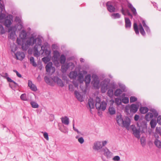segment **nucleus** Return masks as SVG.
Masks as SVG:
<instances>
[{
	"label": "nucleus",
	"instance_id": "2f4dec72",
	"mask_svg": "<svg viewBox=\"0 0 161 161\" xmlns=\"http://www.w3.org/2000/svg\"><path fill=\"white\" fill-rule=\"evenodd\" d=\"M27 33L25 30H23L19 34V36L22 39H25L26 37Z\"/></svg>",
	"mask_w": 161,
	"mask_h": 161
},
{
	"label": "nucleus",
	"instance_id": "4c0bfd02",
	"mask_svg": "<svg viewBox=\"0 0 161 161\" xmlns=\"http://www.w3.org/2000/svg\"><path fill=\"white\" fill-rule=\"evenodd\" d=\"M150 124L152 128H154L156 126L157 122L155 120L152 119L150 121Z\"/></svg>",
	"mask_w": 161,
	"mask_h": 161
},
{
	"label": "nucleus",
	"instance_id": "49530a36",
	"mask_svg": "<svg viewBox=\"0 0 161 161\" xmlns=\"http://www.w3.org/2000/svg\"><path fill=\"white\" fill-rule=\"evenodd\" d=\"M118 85L119 87L122 89L123 92H125L127 91L126 87L124 85L121 83H119Z\"/></svg>",
	"mask_w": 161,
	"mask_h": 161
},
{
	"label": "nucleus",
	"instance_id": "c85d7f7f",
	"mask_svg": "<svg viewBox=\"0 0 161 161\" xmlns=\"http://www.w3.org/2000/svg\"><path fill=\"white\" fill-rule=\"evenodd\" d=\"M153 117V115L152 113L149 112L145 115V119L147 121H149Z\"/></svg>",
	"mask_w": 161,
	"mask_h": 161
},
{
	"label": "nucleus",
	"instance_id": "338daca9",
	"mask_svg": "<svg viewBox=\"0 0 161 161\" xmlns=\"http://www.w3.org/2000/svg\"><path fill=\"white\" fill-rule=\"evenodd\" d=\"M2 12L3 11H2V12H0V13H1L0 15V17L1 19H3L4 18H5L6 16V15L5 14L2 13Z\"/></svg>",
	"mask_w": 161,
	"mask_h": 161
},
{
	"label": "nucleus",
	"instance_id": "bb28decb",
	"mask_svg": "<svg viewBox=\"0 0 161 161\" xmlns=\"http://www.w3.org/2000/svg\"><path fill=\"white\" fill-rule=\"evenodd\" d=\"M139 110L141 114H144L148 112L149 109L147 107H141L140 108Z\"/></svg>",
	"mask_w": 161,
	"mask_h": 161
},
{
	"label": "nucleus",
	"instance_id": "ddd939ff",
	"mask_svg": "<svg viewBox=\"0 0 161 161\" xmlns=\"http://www.w3.org/2000/svg\"><path fill=\"white\" fill-rule=\"evenodd\" d=\"M102 150L104 152V155L107 158H110L111 157L112 153L107 147L104 148L102 149Z\"/></svg>",
	"mask_w": 161,
	"mask_h": 161
},
{
	"label": "nucleus",
	"instance_id": "c03bdc74",
	"mask_svg": "<svg viewBox=\"0 0 161 161\" xmlns=\"http://www.w3.org/2000/svg\"><path fill=\"white\" fill-rule=\"evenodd\" d=\"M30 104L33 108H37L39 107L38 104L37 103L34 101L31 102L30 103Z\"/></svg>",
	"mask_w": 161,
	"mask_h": 161
},
{
	"label": "nucleus",
	"instance_id": "473e14b6",
	"mask_svg": "<svg viewBox=\"0 0 161 161\" xmlns=\"http://www.w3.org/2000/svg\"><path fill=\"white\" fill-rule=\"evenodd\" d=\"M91 77L90 74L88 75L85 76V82L86 85L89 84L91 80Z\"/></svg>",
	"mask_w": 161,
	"mask_h": 161
},
{
	"label": "nucleus",
	"instance_id": "cd10ccee",
	"mask_svg": "<svg viewBox=\"0 0 161 161\" xmlns=\"http://www.w3.org/2000/svg\"><path fill=\"white\" fill-rule=\"evenodd\" d=\"M88 104L89 108L91 109L94 108L95 105L93 99L90 98L88 100Z\"/></svg>",
	"mask_w": 161,
	"mask_h": 161
},
{
	"label": "nucleus",
	"instance_id": "79ce46f5",
	"mask_svg": "<svg viewBox=\"0 0 161 161\" xmlns=\"http://www.w3.org/2000/svg\"><path fill=\"white\" fill-rule=\"evenodd\" d=\"M30 63L33 66L36 67L37 66V64L35 62L34 58L33 57H31L30 58Z\"/></svg>",
	"mask_w": 161,
	"mask_h": 161
},
{
	"label": "nucleus",
	"instance_id": "4d7b16f0",
	"mask_svg": "<svg viewBox=\"0 0 161 161\" xmlns=\"http://www.w3.org/2000/svg\"><path fill=\"white\" fill-rule=\"evenodd\" d=\"M73 130L75 131H76L77 133L78 134H80V132L75 127L74 120H73Z\"/></svg>",
	"mask_w": 161,
	"mask_h": 161
},
{
	"label": "nucleus",
	"instance_id": "5fc2aeb1",
	"mask_svg": "<svg viewBox=\"0 0 161 161\" xmlns=\"http://www.w3.org/2000/svg\"><path fill=\"white\" fill-rule=\"evenodd\" d=\"M42 59V61L45 63H47V62H49L50 60V58L48 57H44Z\"/></svg>",
	"mask_w": 161,
	"mask_h": 161
},
{
	"label": "nucleus",
	"instance_id": "20e7f679",
	"mask_svg": "<svg viewBox=\"0 0 161 161\" xmlns=\"http://www.w3.org/2000/svg\"><path fill=\"white\" fill-rule=\"evenodd\" d=\"M107 10L110 13H113L116 11V5L114 2L109 1L106 3Z\"/></svg>",
	"mask_w": 161,
	"mask_h": 161
},
{
	"label": "nucleus",
	"instance_id": "0e129e2a",
	"mask_svg": "<svg viewBox=\"0 0 161 161\" xmlns=\"http://www.w3.org/2000/svg\"><path fill=\"white\" fill-rule=\"evenodd\" d=\"M69 91H74V86L72 84H69Z\"/></svg>",
	"mask_w": 161,
	"mask_h": 161
},
{
	"label": "nucleus",
	"instance_id": "052dcab7",
	"mask_svg": "<svg viewBox=\"0 0 161 161\" xmlns=\"http://www.w3.org/2000/svg\"><path fill=\"white\" fill-rule=\"evenodd\" d=\"M43 52H45V53L46 54V55L47 56H48L50 54L51 52L50 51H48L47 49H46L45 50H43Z\"/></svg>",
	"mask_w": 161,
	"mask_h": 161
},
{
	"label": "nucleus",
	"instance_id": "de8ad7c7",
	"mask_svg": "<svg viewBox=\"0 0 161 161\" xmlns=\"http://www.w3.org/2000/svg\"><path fill=\"white\" fill-rule=\"evenodd\" d=\"M122 102L121 99L119 98H116L115 99V102L117 105H121Z\"/></svg>",
	"mask_w": 161,
	"mask_h": 161
},
{
	"label": "nucleus",
	"instance_id": "5701e85b",
	"mask_svg": "<svg viewBox=\"0 0 161 161\" xmlns=\"http://www.w3.org/2000/svg\"><path fill=\"white\" fill-rule=\"evenodd\" d=\"M28 86L30 87L31 90L33 91H36L37 90L36 86L32 83L31 81L28 80Z\"/></svg>",
	"mask_w": 161,
	"mask_h": 161
},
{
	"label": "nucleus",
	"instance_id": "f257e3e1",
	"mask_svg": "<svg viewBox=\"0 0 161 161\" xmlns=\"http://www.w3.org/2000/svg\"><path fill=\"white\" fill-rule=\"evenodd\" d=\"M130 129L133 132V135L138 139L140 138V133H145L147 130V127L145 125L143 126H139L138 129H137L135 125H132L130 126Z\"/></svg>",
	"mask_w": 161,
	"mask_h": 161
},
{
	"label": "nucleus",
	"instance_id": "6e6d98bb",
	"mask_svg": "<svg viewBox=\"0 0 161 161\" xmlns=\"http://www.w3.org/2000/svg\"><path fill=\"white\" fill-rule=\"evenodd\" d=\"M15 21L18 24L22 22L21 19L19 17L16 16L15 18Z\"/></svg>",
	"mask_w": 161,
	"mask_h": 161
},
{
	"label": "nucleus",
	"instance_id": "4be33fe9",
	"mask_svg": "<svg viewBox=\"0 0 161 161\" xmlns=\"http://www.w3.org/2000/svg\"><path fill=\"white\" fill-rule=\"evenodd\" d=\"M128 7L131 10L133 15L136 16L137 15V13L136 9L133 7L131 3H128Z\"/></svg>",
	"mask_w": 161,
	"mask_h": 161
},
{
	"label": "nucleus",
	"instance_id": "37998d69",
	"mask_svg": "<svg viewBox=\"0 0 161 161\" xmlns=\"http://www.w3.org/2000/svg\"><path fill=\"white\" fill-rule=\"evenodd\" d=\"M21 99L24 101H27L28 100L26 94L23 93L21 95L20 97Z\"/></svg>",
	"mask_w": 161,
	"mask_h": 161
},
{
	"label": "nucleus",
	"instance_id": "a19ab883",
	"mask_svg": "<svg viewBox=\"0 0 161 161\" xmlns=\"http://www.w3.org/2000/svg\"><path fill=\"white\" fill-rule=\"evenodd\" d=\"M111 16L113 19H116L119 18L120 17V15L118 13H113L111 14Z\"/></svg>",
	"mask_w": 161,
	"mask_h": 161
},
{
	"label": "nucleus",
	"instance_id": "423d86ee",
	"mask_svg": "<svg viewBox=\"0 0 161 161\" xmlns=\"http://www.w3.org/2000/svg\"><path fill=\"white\" fill-rule=\"evenodd\" d=\"M16 31V28L15 26H12L10 27L8 30V32H10L8 36V38L12 40L14 39V38Z\"/></svg>",
	"mask_w": 161,
	"mask_h": 161
},
{
	"label": "nucleus",
	"instance_id": "f03ea898",
	"mask_svg": "<svg viewBox=\"0 0 161 161\" xmlns=\"http://www.w3.org/2000/svg\"><path fill=\"white\" fill-rule=\"evenodd\" d=\"M96 102L95 106L98 110L101 109L104 111L106 108L107 103L104 101L101 102V99L98 97H97L95 100Z\"/></svg>",
	"mask_w": 161,
	"mask_h": 161
},
{
	"label": "nucleus",
	"instance_id": "9b49d317",
	"mask_svg": "<svg viewBox=\"0 0 161 161\" xmlns=\"http://www.w3.org/2000/svg\"><path fill=\"white\" fill-rule=\"evenodd\" d=\"M71 66L74 67L73 64L72 63H69L64 64L61 66V70L62 72H65L67 70L70 68Z\"/></svg>",
	"mask_w": 161,
	"mask_h": 161
},
{
	"label": "nucleus",
	"instance_id": "f704fd0d",
	"mask_svg": "<svg viewBox=\"0 0 161 161\" xmlns=\"http://www.w3.org/2000/svg\"><path fill=\"white\" fill-rule=\"evenodd\" d=\"M154 144L159 148H161V142L157 139H156L154 141Z\"/></svg>",
	"mask_w": 161,
	"mask_h": 161
},
{
	"label": "nucleus",
	"instance_id": "a18cd8bd",
	"mask_svg": "<svg viewBox=\"0 0 161 161\" xmlns=\"http://www.w3.org/2000/svg\"><path fill=\"white\" fill-rule=\"evenodd\" d=\"M75 138L78 139L79 142L81 144L83 143L84 142V139L82 137H79V136H75Z\"/></svg>",
	"mask_w": 161,
	"mask_h": 161
},
{
	"label": "nucleus",
	"instance_id": "bf43d9fd",
	"mask_svg": "<svg viewBox=\"0 0 161 161\" xmlns=\"http://www.w3.org/2000/svg\"><path fill=\"white\" fill-rule=\"evenodd\" d=\"M22 23L21 22L17 24L18 25V28L19 30H20L23 28V26L22 25Z\"/></svg>",
	"mask_w": 161,
	"mask_h": 161
},
{
	"label": "nucleus",
	"instance_id": "603ef678",
	"mask_svg": "<svg viewBox=\"0 0 161 161\" xmlns=\"http://www.w3.org/2000/svg\"><path fill=\"white\" fill-rule=\"evenodd\" d=\"M137 100V98L136 97L134 96H131L130 97V102L131 103H133L136 102Z\"/></svg>",
	"mask_w": 161,
	"mask_h": 161
},
{
	"label": "nucleus",
	"instance_id": "6e6552de",
	"mask_svg": "<svg viewBox=\"0 0 161 161\" xmlns=\"http://www.w3.org/2000/svg\"><path fill=\"white\" fill-rule=\"evenodd\" d=\"M7 17L9 18V19H6L3 21L4 25L7 27H9L12 24L11 20H12L13 17L12 15H9Z\"/></svg>",
	"mask_w": 161,
	"mask_h": 161
},
{
	"label": "nucleus",
	"instance_id": "13d9d810",
	"mask_svg": "<svg viewBox=\"0 0 161 161\" xmlns=\"http://www.w3.org/2000/svg\"><path fill=\"white\" fill-rule=\"evenodd\" d=\"M120 159V158L118 156H116L113 158V160L114 161H119Z\"/></svg>",
	"mask_w": 161,
	"mask_h": 161
},
{
	"label": "nucleus",
	"instance_id": "a878e982",
	"mask_svg": "<svg viewBox=\"0 0 161 161\" xmlns=\"http://www.w3.org/2000/svg\"><path fill=\"white\" fill-rule=\"evenodd\" d=\"M108 112L111 115L114 114L116 113V110L112 105H110L108 108Z\"/></svg>",
	"mask_w": 161,
	"mask_h": 161
},
{
	"label": "nucleus",
	"instance_id": "4468645a",
	"mask_svg": "<svg viewBox=\"0 0 161 161\" xmlns=\"http://www.w3.org/2000/svg\"><path fill=\"white\" fill-rule=\"evenodd\" d=\"M103 147L102 142H101L97 141L94 143V145L93 147V148L95 150H99L101 149Z\"/></svg>",
	"mask_w": 161,
	"mask_h": 161
},
{
	"label": "nucleus",
	"instance_id": "e2e57ef3",
	"mask_svg": "<svg viewBox=\"0 0 161 161\" xmlns=\"http://www.w3.org/2000/svg\"><path fill=\"white\" fill-rule=\"evenodd\" d=\"M43 136L45 139H46L47 140H49L48 135V133L47 132H45L44 133Z\"/></svg>",
	"mask_w": 161,
	"mask_h": 161
},
{
	"label": "nucleus",
	"instance_id": "2eb2a0df",
	"mask_svg": "<svg viewBox=\"0 0 161 161\" xmlns=\"http://www.w3.org/2000/svg\"><path fill=\"white\" fill-rule=\"evenodd\" d=\"M53 80L55 82H56L58 85L62 87L64 86V84L63 81L58 77H54L53 78Z\"/></svg>",
	"mask_w": 161,
	"mask_h": 161
},
{
	"label": "nucleus",
	"instance_id": "e433bc0d",
	"mask_svg": "<svg viewBox=\"0 0 161 161\" xmlns=\"http://www.w3.org/2000/svg\"><path fill=\"white\" fill-rule=\"evenodd\" d=\"M149 110L150 112H152V113L153 115V117L154 116L156 118L158 116V113L157 112L156 110L151 108Z\"/></svg>",
	"mask_w": 161,
	"mask_h": 161
},
{
	"label": "nucleus",
	"instance_id": "8fccbe9b",
	"mask_svg": "<svg viewBox=\"0 0 161 161\" xmlns=\"http://www.w3.org/2000/svg\"><path fill=\"white\" fill-rule=\"evenodd\" d=\"M5 33V31L3 26L0 24V34L3 35Z\"/></svg>",
	"mask_w": 161,
	"mask_h": 161
},
{
	"label": "nucleus",
	"instance_id": "72a5a7b5",
	"mask_svg": "<svg viewBox=\"0 0 161 161\" xmlns=\"http://www.w3.org/2000/svg\"><path fill=\"white\" fill-rule=\"evenodd\" d=\"M139 29L140 33L143 36L145 35V32L144 30V28L141 23L139 25Z\"/></svg>",
	"mask_w": 161,
	"mask_h": 161
},
{
	"label": "nucleus",
	"instance_id": "a211bd4d",
	"mask_svg": "<svg viewBox=\"0 0 161 161\" xmlns=\"http://www.w3.org/2000/svg\"><path fill=\"white\" fill-rule=\"evenodd\" d=\"M117 122L119 126H122L123 122V119L122 118V116L120 115H117L116 117Z\"/></svg>",
	"mask_w": 161,
	"mask_h": 161
},
{
	"label": "nucleus",
	"instance_id": "69168bd1",
	"mask_svg": "<svg viewBox=\"0 0 161 161\" xmlns=\"http://www.w3.org/2000/svg\"><path fill=\"white\" fill-rule=\"evenodd\" d=\"M157 122L161 125V116H159L157 118Z\"/></svg>",
	"mask_w": 161,
	"mask_h": 161
},
{
	"label": "nucleus",
	"instance_id": "f8f14e48",
	"mask_svg": "<svg viewBox=\"0 0 161 161\" xmlns=\"http://www.w3.org/2000/svg\"><path fill=\"white\" fill-rule=\"evenodd\" d=\"M138 108V105L135 104H132L129 107V109L131 113H135L137 111Z\"/></svg>",
	"mask_w": 161,
	"mask_h": 161
},
{
	"label": "nucleus",
	"instance_id": "f3484780",
	"mask_svg": "<svg viewBox=\"0 0 161 161\" xmlns=\"http://www.w3.org/2000/svg\"><path fill=\"white\" fill-rule=\"evenodd\" d=\"M26 42L28 45L32 46L36 43V40L34 36H31L28 39Z\"/></svg>",
	"mask_w": 161,
	"mask_h": 161
},
{
	"label": "nucleus",
	"instance_id": "b1692460",
	"mask_svg": "<svg viewBox=\"0 0 161 161\" xmlns=\"http://www.w3.org/2000/svg\"><path fill=\"white\" fill-rule=\"evenodd\" d=\"M78 75L77 72L74 71H71L69 74V77L71 79H75Z\"/></svg>",
	"mask_w": 161,
	"mask_h": 161
},
{
	"label": "nucleus",
	"instance_id": "0eeeda50",
	"mask_svg": "<svg viewBox=\"0 0 161 161\" xmlns=\"http://www.w3.org/2000/svg\"><path fill=\"white\" fill-rule=\"evenodd\" d=\"M53 64L52 62H49L46 66L45 68L46 71L50 73L51 72L52 73H54L55 70L54 67L52 66Z\"/></svg>",
	"mask_w": 161,
	"mask_h": 161
},
{
	"label": "nucleus",
	"instance_id": "dca6fc26",
	"mask_svg": "<svg viewBox=\"0 0 161 161\" xmlns=\"http://www.w3.org/2000/svg\"><path fill=\"white\" fill-rule=\"evenodd\" d=\"M15 55L17 59L21 60H22L25 56L24 53L20 52H17Z\"/></svg>",
	"mask_w": 161,
	"mask_h": 161
},
{
	"label": "nucleus",
	"instance_id": "09e8293b",
	"mask_svg": "<svg viewBox=\"0 0 161 161\" xmlns=\"http://www.w3.org/2000/svg\"><path fill=\"white\" fill-rule=\"evenodd\" d=\"M108 95L109 97H112L113 95V90L112 89H109L107 92Z\"/></svg>",
	"mask_w": 161,
	"mask_h": 161
},
{
	"label": "nucleus",
	"instance_id": "3c124183",
	"mask_svg": "<svg viewBox=\"0 0 161 161\" xmlns=\"http://www.w3.org/2000/svg\"><path fill=\"white\" fill-rule=\"evenodd\" d=\"M129 99L128 97H125L123 98L122 99V102L125 103L126 104L129 103Z\"/></svg>",
	"mask_w": 161,
	"mask_h": 161
},
{
	"label": "nucleus",
	"instance_id": "774afa93",
	"mask_svg": "<svg viewBox=\"0 0 161 161\" xmlns=\"http://www.w3.org/2000/svg\"><path fill=\"white\" fill-rule=\"evenodd\" d=\"M141 143L142 144H144L145 141V138L144 137H142L141 138Z\"/></svg>",
	"mask_w": 161,
	"mask_h": 161
},
{
	"label": "nucleus",
	"instance_id": "aec40b11",
	"mask_svg": "<svg viewBox=\"0 0 161 161\" xmlns=\"http://www.w3.org/2000/svg\"><path fill=\"white\" fill-rule=\"evenodd\" d=\"M125 26L126 28L130 29L131 28V23L130 19L128 18H125Z\"/></svg>",
	"mask_w": 161,
	"mask_h": 161
},
{
	"label": "nucleus",
	"instance_id": "c9c22d12",
	"mask_svg": "<svg viewBox=\"0 0 161 161\" xmlns=\"http://www.w3.org/2000/svg\"><path fill=\"white\" fill-rule=\"evenodd\" d=\"M66 57L64 54L61 55L60 58V62L61 64H64L66 61Z\"/></svg>",
	"mask_w": 161,
	"mask_h": 161
},
{
	"label": "nucleus",
	"instance_id": "393cba45",
	"mask_svg": "<svg viewBox=\"0 0 161 161\" xmlns=\"http://www.w3.org/2000/svg\"><path fill=\"white\" fill-rule=\"evenodd\" d=\"M61 119L62 123L66 125H68L69 124V119L67 116L62 117Z\"/></svg>",
	"mask_w": 161,
	"mask_h": 161
},
{
	"label": "nucleus",
	"instance_id": "7c9ffc66",
	"mask_svg": "<svg viewBox=\"0 0 161 161\" xmlns=\"http://www.w3.org/2000/svg\"><path fill=\"white\" fill-rule=\"evenodd\" d=\"M30 46V45H28V44L27 42L25 43H23L22 45V48L24 51H26L29 47Z\"/></svg>",
	"mask_w": 161,
	"mask_h": 161
},
{
	"label": "nucleus",
	"instance_id": "412c9836",
	"mask_svg": "<svg viewBox=\"0 0 161 161\" xmlns=\"http://www.w3.org/2000/svg\"><path fill=\"white\" fill-rule=\"evenodd\" d=\"M93 85L95 87H97L99 84V80L98 78L97 75H94L93 76Z\"/></svg>",
	"mask_w": 161,
	"mask_h": 161
},
{
	"label": "nucleus",
	"instance_id": "7ed1b4c3",
	"mask_svg": "<svg viewBox=\"0 0 161 161\" xmlns=\"http://www.w3.org/2000/svg\"><path fill=\"white\" fill-rule=\"evenodd\" d=\"M35 39L36 40V43L34 47V55L35 56H37L40 55V53L38 50V48H40L41 50H42L43 46L42 45V40L40 37H37Z\"/></svg>",
	"mask_w": 161,
	"mask_h": 161
},
{
	"label": "nucleus",
	"instance_id": "864d4df0",
	"mask_svg": "<svg viewBox=\"0 0 161 161\" xmlns=\"http://www.w3.org/2000/svg\"><path fill=\"white\" fill-rule=\"evenodd\" d=\"M45 82L47 84H50L51 83V80L50 78L47 76H45L44 78Z\"/></svg>",
	"mask_w": 161,
	"mask_h": 161
},
{
	"label": "nucleus",
	"instance_id": "ea45409f",
	"mask_svg": "<svg viewBox=\"0 0 161 161\" xmlns=\"http://www.w3.org/2000/svg\"><path fill=\"white\" fill-rule=\"evenodd\" d=\"M133 28L136 34H139V31L138 29L137 24L136 23H134L133 24Z\"/></svg>",
	"mask_w": 161,
	"mask_h": 161
},
{
	"label": "nucleus",
	"instance_id": "c756f323",
	"mask_svg": "<svg viewBox=\"0 0 161 161\" xmlns=\"http://www.w3.org/2000/svg\"><path fill=\"white\" fill-rule=\"evenodd\" d=\"M77 80L80 83H82L84 80V75L81 73H79L78 74Z\"/></svg>",
	"mask_w": 161,
	"mask_h": 161
},
{
	"label": "nucleus",
	"instance_id": "58836bf2",
	"mask_svg": "<svg viewBox=\"0 0 161 161\" xmlns=\"http://www.w3.org/2000/svg\"><path fill=\"white\" fill-rule=\"evenodd\" d=\"M122 91L120 89H117L114 93V95L115 96L118 97L122 94Z\"/></svg>",
	"mask_w": 161,
	"mask_h": 161
},
{
	"label": "nucleus",
	"instance_id": "680f3d73",
	"mask_svg": "<svg viewBox=\"0 0 161 161\" xmlns=\"http://www.w3.org/2000/svg\"><path fill=\"white\" fill-rule=\"evenodd\" d=\"M146 31L148 34H150L151 32L148 26H147L145 27H144Z\"/></svg>",
	"mask_w": 161,
	"mask_h": 161
},
{
	"label": "nucleus",
	"instance_id": "39448f33",
	"mask_svg": "<svg viewBox=\"0 0 161 161\" xmlns=\"http://www.w3.org/2000/svg\"><path fill=\"white\" fill-rule=\"evenodd\" d=\"M110 80L109 79H105L101 83V90L102 93H105L108 88Z\"/></svg>",
	"mask_w": 161,
	"mask_h": 161
},
{
	"label": "nucleus",
	"instance_id": "9d476101",
	"mask_svg": "<svg viewBox=\"0 0 161 161\" xmlns=\"http://www.w3.org/2000/svg\"><path fill=\"white\" fill-rule=\"evenodd\" d=\"M60 54L59 52L57 50L54 51L53 55L52 58V60L53 62H56L59 64V57Z\"/></svg>",
	"mask_w": 161,
	"mask_h": 161
},
{
	"label": "nucleus",
	"instance_id": "1a4fd4ad",
	"mask_svg": "<svg viewBox=\"0 0 161 161\" xmlns=\"http://www.w3.org/2000/svg\"><path fill=\"white\" fill-rule=\"evenodd\" d=\"M130 123V119L127 116L125 117V119L123 120L122 124V127H125L127 129L129 128Z\"/></svg>",
	"mask_w": 161,
	"mask_h": 161
},
{
	"label": "nucleus",
	"instance_id": "6ab92c4d",
	"mask_svg": "<svg viewBox=\"0 0 161 161\" xmlns=\"http://www.w3.org/2000/svg\"><path fill=\"white\" fill-rule=\"evenodd\" d=\"M75 94L76 98L80 102H83L84 101L83 96L81 95L77 91H75L74 92Z\"/></svg>",
	"mask_w": 161,
	"mask_h": 161
}]
</instances>
